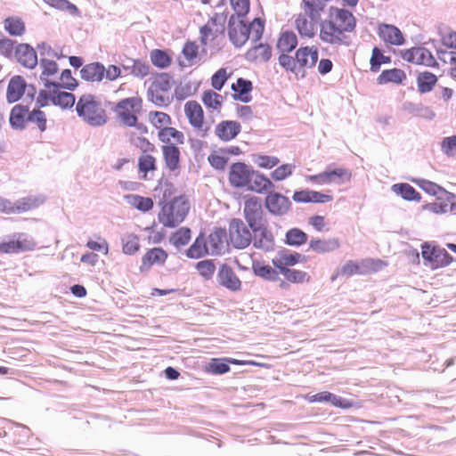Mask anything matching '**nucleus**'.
I'll return each instance as SVG.
<instances>
[{"label":"nucleus","instance_id":"f257e3e1","mask_svg":"<svg viewBox=\"0 0 456 456\" xmlns=\"http://www.w3.org/2000/svg\"><path fill=\"white\" fill-rule=\"evenodd\" d=\"M356 20L347 10L330 7L328 17L320 24L319 37L324 44L332 45H348L347 33L354 30Z\"/></svg>","mask_w":456,"mask_h":456},{"label":"nucleus","instance_id":"f03ea898","mask_svg":"<svg viewBox=\"0 0 456 456\" xmlns=\"http://www.w3.org/2000/svg\"><path fill=\"white\" fill-rule=\"evenodd\" d=\"M264 29L265 22L259 18L254 19L249 25L233 15L229 20V38L236 47L242 46L249 38L254 42L258 41L262 37Z\"/></svg>","mask_w":456,"mask_h":456},{"label":"nucleus","instance_id":"7ed1b4c3","mask_svg":"<svg viewBox=\"0 0 456 456\" xmlns=\"http://www.w3.org/2000/svg\"><path fill=\"white\" fill-rule=\"evenodd\" d=\"M189 210L190 202L185 196L175 197L162 205L158 220L165 227H175L184 220Z\"/></svg>","mask_w":456,"mask_h":456},{"label":"nucleus","instance_id":"20e7f679","mask_svg":"<svg viewBox=\"0 0 456 456\" xmlns=\"http://www.w3.org/2000/svg\"><path fill=\"white\" fill-rule=\"evenodd\" d=\"M76 110L79 118L91 126H99L106 123V112L95 96L83 94L79 97Z\"/></svg>","mask_w":456,"mask_h":456},{"label":"nucleus","instance_id":"39448f33","mask_svg":"<svg viewBox=\"0 0 456 456\" xmlns=\"http://www.w3.org/2000/svg\"><path fill=\"white\" fill-rule=\"evenodd\" d=\"M142 108V99L136 95L120 100L113 108L117 119L126 126H135Z\"/></svg>","mask_w":456,"mask_h":456},{"label":"nucleus","instance_id":"423d86ee","mask_svg":"<svg viewBox=\"0 0 456 456\" xmlns=\"http://www.w3.org/2000/svg\"><path fill=\"white\" fill-rule=\"evenodd\" d=\"M172 80L167 73H161L152 77L148 88L147 95L149 101L156 106L162 107L169 104L171 101L170 90Z\"/></svg>","mask_w":456,"mask_h":456},{"label":"nucleus","instance_id":"0eeeda50","mask_svg":"<svg viewBox=\"0 0 456 456\" xmlns=\"http://www.w3.org/2000/svg\"><path fill=\"white\" fill-rule=\"evenodd\" d=\"M36 241L27 233H13L7 240L0 242V254H19L20 252L34 250Z\"/></svg>","mask_w":456,"mask_h":456},{"label":"nucleus","instance_id":"6e6552de","mask_svg":"<svg viewBox=\"0 0 456 456\" xmlns=\"http://www.w3.org/2000/svg\"><path fill=\"white\" fill-rule=\"evenodd\" d=\"M352 179V171L346 167H337L334 169H326L325 171L309 175L307 180L318 185L324 184H343L349 183Z\"/></svg>","mask_w":456,"mask_h":456},{"label":"nucleus","instance_id":"1a4fd4ad","mask_svg":"<svg viewBox=\"0 0 456 456\" xmlns=\"http://www.w3.org/2000/svg\"><path fill=\"white\" fill-rule=\"evenodd\" d=\"M421 256L424 260L430 264L433 269L445 267L454 260L445 248L432 246L428 243H424L421 246Z\"/></svg>","mask_w":456,"mask_h":456},{"label":"nucleus","instance_id":"9d476101","mask_svg":"<svg viewBox=\"0 0 456 456\" xmlns=\"http://www.w3.org/2000/svg\"><path fill=\"white\" fill-rule=\"evenodd\" d=\"M402 59L407 62L426 67H437L433 53L427 48L421 46L411 47L400 52Z\"/></svg>","mask_w":456,"mask_h":456},{"label":"nucleus","instance_id":"9b49d317","mask_svg":"<svg viewBox=\"0 0 456 456\" xmlns=\"http://www.w3.org/2000/svg\"><path fill=\"white\" fill-rule=\"evenodd\" d=\"M251 232L240 219H232L229 224V243L236 248H245L251 242Z\"/></svg>","mask_w":456,"mask_h":456},{"label":"nucleus","instance_id":"f8f14e48","mask_svg":"<svg viewBox=\"0 0 456 456\" xmlns=\"http://www.w3.org/2000/svg\"><path fill=\"white\" fill-rule=\"evenodd\" d=\"M244 216L249 227L257 231L262 226L263 208L262 200L256 196H249L244 202Z\"/></svg>","mask_w":456,"mask_h":456},{"label":"nucleus","instance_id":"ddd939ff","mask_svg":"<svg viewBox=\"0 0 456 456\" xmlns=\"http://www.w3.org/2000/svg\"><path fill=\"white\" fill-rule=\"evenodd\" d=\"M228 363L234 364V365H252V366H258L263 368H269V365L263 362H257L255 361H248V360H238L234 358H224V359H218V358H213L209 363L208 364L206 370L207 371L215 374V375H221L227 373L230 371V367Z\"/></svg>","mask_w":456,"mask_h":456},{"label":"nucleus","instance_id":"4468645a","mask_svg":"<svg viewBox=\"0 0 456 456\" xmlns=\"http://www.w3.org/2000/svg\"><path fill=\"white\" fill-rule=\"evenodd\" d=\"M184 113L190 125L197 131L206 135L209 127L205 124L204 111L201 105L194 101H188L184 104Z\"/></svg>","mask_w":456,"mask_h":456},{"label":"nucleus","instance_id":"2eb2a0df","mask_svg":"<svg viewBox=\"0 0 456 456\" xmlns=\"http://www.w3.org/2000/svg\"><path fill=\"white\" fill-rule=\"evenodd\" d=\"M253 175V168L243 163L235 162L230 167L228 180L234 188H247Z\"/></svg>","mask_w":456,"mask_h":456},{"label":"nucleus","instance_id":"dca6fc26","mask_svg":"<svg viewBox=\"0 0 456 456\" xmlns=\"http://www.w3.org/2000/svg\"><path fill=\"white\" fill-rule=\"evenodd\" d=\"M161 154L164 168L175 175H178L182 169L181 151L175 145H162Z\"/></svg>","mask_w":456,"mask_h":456},{"label":"nucleus","instance_id":"f3484780","mask_svg":"<svg viewBox=\"0 0 456 456\" xmlns=\"http://www.w3.org/2000/svg\"><path fill=\"white\" fill-rule=\"evenodd\" d=\"M378 37L387 45L401 46L405 43L403 32L395 25L379 23L376 28Z\"/></svg>","mask_w":456,"mask_h":456},{"label":"nucleus","instance_id":"a211bd4d","mask_svg":"<svg viewBox=\"0 0 456 456\" xmlns=\"http://www.w3.org/2000/svg\"><path fill=\"white\" fill-rule=\"evenodd\" d=\"M319 20L308 13L300 12L295 16L294 26L301 37L311 39L316 35Z\"/></svg>","mask_w":456,"mask_h":456},{"label":"nucleus","instance_id":"6ab92c4d","mask_svg":"<svg viewBox=\"0 0 456 456\" xmlns=\"http://www.w3.org/2000/svg\"><path fill=\"white\" fill-rule=\"evenodd\" d=\"M456 208V195L446 191L436 197V201L424 206V209L436 214L443 215L448 212H453Z\"/></svg>","mask_w":456,"mask_h":456},{"label":"nucleus","instance_id":"aec40b11","mask_svg":"<svg viewBox=\"0 0 456 456\" xmlns=\"http://www.w3.org/2000/svg\"><path fill=\"white\" fill-rule=\"evenodd\" d=\"M297 63L299 73H305V69L315 66L319 58V52L316 46H301L296 51Z\"/></svg>","mask_w":456,"mask_h":456},{"label":"nucleus","instance_id":"412c9836","mask_svg":"<svg viewBox=\"0 0 456 456\" xmlns=\"http://www.w3.org/2000/svg\"><path fill=\"white\" fill-rule=\"evenodd\" d=\"M37 207V200L24 198L15 202L0 197V212L4 214H20L29 211Z\"/></svg>","mask_w":456,"mask_h":456},{"label":"nucleus","instance_id":"4be33fe9","mask_svg":"<svg viewBox=\"0 0 456 456\" xmlns=\"http://www.w3.org/2000/svg\"><path fill=\"white\" fill-rule=\"evenodd\" d=\"M218 283L231 291H239L241 289V281L231 266L221 265L217 273Z\"/></svg>","mask_w":456,"mask_h":456},{"label":"nucleus","instance_id":"5701e85b","mask_svg":"<svg viewBox=\"0 0 456 456\" xmlns=\"http://www.w3.org/2000/svg\"><path fill=\"white\" fill-rule=\"evenodd\" d=\"M167 253L161 248H153L146 251L142 257L141 272L149 271L153 265H163L167 259Z\"/></svg>","mask_w":456,"mask_h":456},{"label":"nucleus","instance_id":"b1692460","mask_svg":"<svg viewBox=\"0 0 456 456\" xmlns=\"http://www.w3.org/2000/svg\"><path fill=\"white\" fill-rule=\"evenodd\" d=\"M240 131V124L233 120H223L215 127L216 135L224 142H229L234 139Z\"/></svg>","mask_w":456,"mask_h":456},{"label":"nucleus","instance_id":"393cba45","mask_svg":"<svg viewBox=\"0 0 456 456\" xmlns=\"http://www.w3.org/2000/svg\"><path fill=\"white\" fill-rule=\"evenodd\" d=\"M267 209L274 215H283L290 208V201L285 196L278 192H271L265 198Z\"/></svg>","mask_w":456,"mask_h":456},{"label":"nucleus","instance_id":"a878e982","mask_svg":"<svg viewBox=\"0 0 456 456\" xmlns=\"http://www.w3.org/2000/svg\"><path fill=\"white\" fill-rule=\"evenodd\" d=\"M26 87L27 82L23 77L20 75L12 77L6 89L7 102L9 103L18 102L23 96Z\"/></svg>","mask_w":456,"mask_h":456},{"label":"nucleus","instance_id":"bb28decb","mask_svg":"<svg viewBox=\"0 0 456 456\" xmlns=\"http://www.w3.org/2000/svg\"><path fill=\"white\" fill-rule=\"evenodd\" d=\"M304 260V256L297 252H289L288 250L280 251L275 258L272 260V264L276 267L280 273L282 270L289 269V266H293Z\"/></svg>","mask_w":456,"mask_h":456},{"label":"nucleus","instance_id":"cd10ccee","mask_svg":"<svg viewBox=\"0 0 456 456\" xmlns=\"http://www.w3.org/2000/svg\"><path fill=\"white\" fill-rule=\"evenodd\" d=\"M15 57L19 63L28 69H34L37 65V53L28 44H20L16 47Z\"/></svg>","mask_w":456,"mask_h":456},{"label":"nucleus","instance_id":"c85d7f7f","mask_svg":"<svg viewBox=\"0 0 456 456\" xmlns=\"http://www.w3.org/2000/svg\"><path fill=\"white\" fill-rule=\"evenodd\" d=\"M157 135L162 145H175L178 147V145H183L185 141L184 134L175 127L171 126V125L161 129L158 132Z\"/></svg>","mask_w":456,"mask_h":456},{"label":"nucleus","instance_id":"c756f323","mask_svg":"<svg viewBox=\"0 0 456 456\" xmlns=\"http://www.w3.org/2000/svg\"><path fill=\"white\" fill-rule=\"evenodd\" d=\"M274 187L273 182L264 174L253 169L247 190L262 194Z\"/></svg>","mask_w":456,"mask_h":456},{"label":"nucleus","instance_id":"7c9ffc66","mask_svg":"<svg viewBox=\"0 0 456 456\" xmlns=\"http://www.w3.org/2000/svg\"><path fill=\"white\" fill-rule=\"evenodd\" d=\"M138 172L143 180L151 179L150 174L158 169L157 159L151 153H142L137 160Z\"/></svg>","mask_w":456,"mask_h":456},{"label":"nucleus","instance_id":"2f4dec72","mask_svg":"<svg viewBox=\"0 0 456 456\" xmlns=\"http://www.w3.org/2000/svg\"><path fill=\"white\" fill-rule=\"evenodd\" d=\"M224 32V25L217 22V19L211 18L200 29L201 43L206 45L214 41Z\"/></svg>","mask_w":456,"mask_h":456},{"label":"nucleus","instance_id":"473e14b6","mask_svg":"<svg viewBox=\"0 0 456 456\" xmlns=\"http://www.w3.org/2000/svg\"><path fill=\"white\" fill-rule=\"evenodd\" d=\"M105 74V67L100 62L86 64L80 69L81 78L87 82H101Z\"/></svg>","mask_w":456,"mask_h":456},{"label":"nucleus","instance_id":"72a5a7b5","mask_svg":"<svg viewBox=\"0 0 456 456\" xmlns=\"http://www.w3.org/2000/svg\"><path fill=\"white\" fill-rule=\"evenodd\" d=\"M340 240L338 238L328 239H312L309 242V248L319 254L333 252L340 248Z\"/></svg>","mask_w":456,"mask_h":456},{"label":"nucleus","instance_id":"f704fd0d","mask_svg":"<svg viewBox=\"0 0 456 456\" xmlns=\"http://www.w3.org/2000/svg\"><path fill=\"white\" fill-rule=\"evenodd\" d=\"M29 110L22 104H16L11 110L9 121L12 128L23 129L29 118Z\"/></svg>","mask_w":456,"mask_h":456},{"label":"nucleus","instance_id":"c9c22d12","mask_svg":"<svg viewBox=\"0 0 456 456\" xmlns=\"http://www.w3.org/2000/svg\"><path fill=\"white\" fill-rule=\"evenodd\" d=\"M271 57L272 48L267 44L259 43L246 53V59L251 62H266Z\"/></svg>","mask_w":456,"mask_h":456},{"label":"nucleus","instance_id":"e433bc0d","mask_svg":"<svg viewBox=\"0 0 456 456\" xmlns=\"http://www.w3.org/2000/svg\"><path fill=\"white\" fill-rule=\"evenodd\" d=\"M252 89V82L242 77L238 78L236 82L232 85V90L234 92L233 98L243 102L251 101L252 97L250 92Z\"/></svg>","mask_w":456,"mask_h":456},{"label":"nucleus","instance_id":"4c0bfd02","mask_svg":"<svg viewBox=\"0 0 456 456\" xmlns=\"http://www.w3.org/2000/svg\"><path fill=\"white\" fill-rule=\"evenodd\" d=\"M51 87H53V104L62 109L74 106L76 98L73 94L61 91L56 82H53Z\"/></svg>","mask_w":456,"mask_h":456},{"label":"nucleus","instance_id":"58836bf2","mask_svg":"<svg viewBox=\"0 0 456 456\" xmlns=\"http://www.w3.org/2000/svg\"><path fill=\"white\" fill-rule=\"evenodd\" d=\"M227 239L225 229L217 228L214 230L208 236V244L211 250V254L217 255L224 249V242Z\"/></svg>","mask_w":456,"mask_h":456},{"label":"nucleus","instance_id":"ea45409f","mask_svg":"<svg viewBox=\"0 0 456 456\" xmlns=\"http://www.w3.org/2000/svg\"><path fill=\"white\" fill-rule=\"evenodd\" d=\"M297 45V37L293 31L286 30L280 34L276 47L280 53H290Z\"/></svg>","mask_w":456,"mask_h":456},{"label":"nucleus","instance_id":"a19ab883","mask_svg":"<svg viewBox=\"0 0 456 456\" xmlns=\"http://www.w3.org/2000/svg\"><path fill=\"white\" fill-rule=\"evenodd\" d=\"M309 401L312 403H314V402H330L332 405H334L336 407L343 408V409H347L352 406V403H349L348 401L342 399L341 397L337 396L334 394L328 392V391H323V392H321V393L312 395L309 398Z\"/></svg>","mask_w":456,"mask_h":456},{"label":"nucleus","instance_id":"79ce46f5","mask_svg":"<svg viewBox=\"0 0 456 456\" xmlns=\"http://www.w3.org/2000/svg\"><path fill=\"white\" fill-rule=\"evenodd\" d=\"M252 271L255 275L266 281H276L279 280V273L276 269L269 265H265L260 261H253Z\"/></svg>","mask_w":456,"mask_h":456},{"label":"nucleus","instance_id":"37998d69","mask_svg":"<svg viewBox=\"0 0 456 456\" xmlns=\"http://www.w3.org/2000/svg\"><path fill=\"white\" fill-rule=\"evenodd\" d=\"M4 28L5 31L12 37H21L26 32L25 22L18 16H10L4 19Z\"/></svg>","mask_w":456,"mask_h":456},{"label":"nucleus","instance_id":"c03bdc74","mask_svg":"<svg viewBox=\"0 0 456 456\" xmlns=\"http://www.w3.org/2000/svg\"><path fill=\"white\" fill-rule=\"evenodd\" d=\"M406 79L405 72L401 69H390L383 70L378 77L379 85L387 83L402 84Z\"/></svg>","mask_w":456,"mask_h":456},{"label":"nucleus","instance_id":"a18cd8bd","mask_svg":"<svg viewBox=\"0 0 456 456\" xmlns=\"http://www.w3.org/2000/svg\"><path fill=\"white\" fill-rule=\"evenodd\" d=\"M438 35L444 46L456 49V31L444 23L437 26Z\"/></svg>","mask_w":456,"mask_h":456},{"label":"nucleus","instance_id":"49530a36","mask_svg":"<svg viewBox=\"0 0 456 456\" xmlns=\"http://www.w3.org/2000/svg\"><path fill=\"white\" fill-rule=\"evenodd\" d=\"M437 82V77L429 71L420 72L417 77V87L420 94L430 92Z\"/></svg>","mask_w":456,"mask_h":456},{"label":"nucleus","instance_id":"de8ad7c7","mask_svg":"<svg viewBox=\"0 0 456 456\" xmlns=\"http://www.w3.org/2000/svg\"><path fill=\"white\" fill-rule=\"evenodd\" d=\"M148 119L151 125L155 127L158 132L169 126L172 124V118L163 111H150L148 114Z\"/></svg>","mask_w":456,"mask_h":456},{"label":"nucleus","instance_id":"09e8293b","mask_svg":"<svg viewBox=\"0 0 456 456\" xmlns=\"http://www.w3.org/2000/svg\"><path fill=\"white\" fill-rule=\"evenodd\" d=\"M392 191L395 193L401 195L402 198L406 200L419 201L421 198L420 194L416 191L414 187L405 183L394 184L392 186Z\"/></svg>","mask_w":456,"mask_h":456},{"label":"nucleus","instance_id":"8fccbe9b","mask_svg":"<svg viewBox=\"0 0 456 456\" xmlns=\"http://www.w3.org/2000/svg\"><path fill=\"white\" fill-rule=\"evenodd\" d=\"M208 254V246L203 236H199L187 250L190 258H200Z\"/></svg>","mask_w":456,"mask_h":456},{"label":"nucleus","instance_id":"3c124183","mask_svg":"<svg viewBox=\"0 0 456 456\" xmlns=\"http://www.w3.org/2000/svg\"><path fill=\"white\" fill-rule=\"evenodd\" d=\"M361 261L362 275L378 273L387 265V262L378 258H364Z\"/></svg>","mask_w":456,"mask_h":456},{"label":"nucleus","instance_id":"603ef678","mask_svg":"<svg viewBox=\"0 0 456 456\" xmlns=\"http://www.w3.org/2000/svg\"><path fill=\"white\" fill-rule=\"evenodd\" d=\"M222 95L212 91L206 90L203 92L201 101L208 109L220 110L223 105Z\"/></svg>","mask_w":456,"mask_h":456},{"label":"nucleus","instance_id":"864d4df0","mask_svg":"<svg viewBox=\"0 0 456 456\" xmlns=\"http://www.w3.org/2000/svg\"><path fill=\"white\" fill-rule=\"evenodd\" d=\"M362 261L354 262L353 260L346 261L340 270L332 276L331 280L334 281L338 276L351 277L354 274L362 275Z\"/></svg>","mask_w":456,"mask_h":456},{"label":"nucleus","instance_id":"5fc2aeb1","mask_svg":"<svg viewBox=\"0 0 456 456\" xmlns=\"http://www.w3.org/2000/svg\"><path fill=\"white\" fill-rule=\"evenodd\" d=\"M327 0H303L304 12L314 18H321Z\"/></svg>","mask_w":456,"mask_h":456},{"label":"nucleus","instance_id":"6e6d98bb","mask_svg":"<svg viewBox=\"0 0 456 456\" xmlns=\"http://www.w3.org/2000/svg\"><path fill=\"white\" fill-rule=\"evenodd\" d=\"M150 57L152 64L160 69L167 68L172 62L170 55L166 51L159 49L152 50Z\"/></svg>","mask_w":456,"mask_h":456},{"label":"nucleus","instance_id":"4d7b16f0","mask_svg":"<svg viewBox=\"0 0 456 456\" xmlns=\"http://www.w3.org/2000/svg\"><path fill=\"white\" fill-rule=\"evenodd\" d=\"M307 234L298 228H292L286 233L285 242L290 246H301L307 241Z\"/></svg>","mask_w":456,"mask_h":456},{"label":"nucleus","instance_id":"13d9d810","mask_svg":"<svg viewBox=\"0 0 456 456\" xmlns=\"http://www.w3.org/2000/svg\"><path fill=\"white\" fill-rule=\"evenodd\" d=\"M391 62V58L389 56L384 55L382 51L374 47L371 52V57L370 60V70L372 72H378L382 64H388Z\"/></svg>","mask_w":456,"mask_h":456},{"label":"nucleus","instance_id":"bf43d9fd","mask_svg":"<svg viewBox=\"0 0 456 456\" xmlns=\"http://www.w3.org/2000/svg\"><path fill=\"white\" fill-rule=\"evenodd\" d=\"M281 273L283 274L286 280L291 283H305L309 282L311 280L310 275L306 272L301 270L289 268L287 270H282V273Z\"/></svg>","mask_w":456,"mask_h":456},{"label":"nucleus","instance_id":"052dcab7","mask_svg":"<svg viewBox=\"0 0 456 456\" xmlns=\"http://www.w3.org/2000/svg\"><path fill=\"white\" fill-rule=\"evenodd\" d=\"M140 249L139 237L128 234L122 239V250L124 254L134 255Z\"/></svg>","mask_w":456,"mask_h":456},{"label":"nucleus","instance_id":"680f3d73","mask_svg":"<svg viewBox=\"0 0 456 456\" xmlns=\"http://www.w3.org/2000/svg\"><path fill=\"white\" fill-rule=\"evenodd\" d=\"M58 87L73 91L78 86V81L73 77L71 70L66 69L62 70L60 77V82L57 83Z\"/></svg>","mask_w":456,"mask_h":456},{"label":"nucleus","instance_id":"e2e57ef3","mask_svg":"<svg viewBox=\"0 0 456 456\" xmlns=\"http://www.w3.org/2000/svg\"><path fill=\"white\" fill-rule=\"evenodd\" d=\"M42 69L41 79L48 80L49 77L56 75L59 70L58 64L54 61L42 59L40 61Z\"/></svg>","mask_w":456,"mask_h":456},{"label":"nucleus","instance_id":"0e129e2a","mask_svg":"<svg viewBox=\"0 0 456 456\" xmlns=\"http://www.w3.org/2000/svg\"><path fill=\"white\" fill-rule=\"evenodd\" d=\"M253 160L257 167L265 169H271L280 163V159L277 157L263 154L255 155Z\"/></svg>","mask_w":456,"mask_h":456},{"label":"nucleus","instance_id":"69168bd1","mask_svg":"<svg viewBox=\"0 0 456 456\" xmlns=\"http://www.w3.org/2000/svg\"><path fill=\"white\" fill-rule=\"evenodd\" d=\"M28 122L35 124L41 132L46 130V115L44 111L40 110L39 109H34L30 111Z\"/></svg>","mask_w":456,"mask_h":456},{"label":"nucleus","instance_id":"338daca9","mask_svg":"<svg viewBox=\"0 0 456 456\" xmlns=\"http://www.w3.org/2000/svg\"><path fill=\"white\" fill-rule=\"evenodd\" d=\"M288 53H281L279 56V64L286 70L298 74L299 69L297 63V57H292Z\"/></svg>","mask_w":456,"mask_h":456},{"label":"nucleus","instance_id":"774afa93","mask_svg":"<svg viewBox=\"0 0 456 456\" xmlns=\"http://www.w3.org/2000/svg\"><path fill=\"white\" fill-rule=\"evenodd\" d=\"M196 269L204 279L209 280L216 272V265L212 260H202L197 263Z\"/></svg>","mask_w":456,"mask_h":456}]
</instances>
